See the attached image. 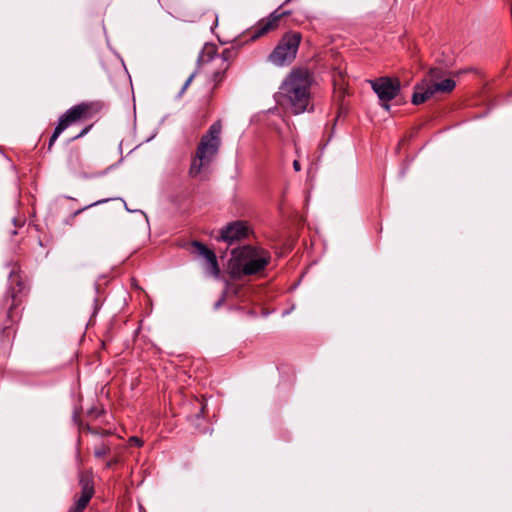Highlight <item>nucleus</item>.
<instances>
[{
	"instance_id": "nucleus-27",
	"label": "nucleus",
	"mask_w": 512,
	"mask_h": 512,
	"mask_svg": "<svg viewBox=\"0 0 512 512\" xmlns=\"http://www.w3.org/2000/svg\"><path fill=\"white\" fill-rule=\"evenodd\" d=\"M225 54H226V51H225V52H223V54H222V59H223V61H226V60H227V57L225 56Z\"/></svg>"
},
{
	"instance_id": "nucleus-9",
	"label": "nucleus",
	"mask_w": 512,
	"mask_h": 512,
	"mask_svg": "<svg viewBox=\"0 0 512 512\" xmlns=\"http://www.w3.org/2000/svg\"><path fill=\"white\" fill-rule=\"evenodd\" d=\"M250 227L247 222L237 220L226 224L220 229L219 235L216 237L218 241L232 244L236 241L243 240L248 237Z\"/></svg>"
},
{
	"instance_id": "nucleus-21",
	"label": "nucleus",
	"mask_w": 512,
	"mask_h": 512,
	"mask_svg": "<svg viewBox=\"0 0 512 512\" xmlns=\"http://www.w3.org/2000/svg\"><path fill=\"white\" fill-rule=\"evenodd\" d=\"M91 126H87L85 128H83L79 134H77L76 136H74L72 139H78V138H81L83 137L84 135H86L89 130H90Z\"/></svg>"
},
{
	"instance_id": "nucleus-19",
	"label": "nucleus",
	"mask_w": 512,
	"mask_h": 512,
	"mask_svg": "<svg viewBox=\"0 0 512 512\" xmlns=\"http://www.w3.org/2000/svg\"><path fill=\"white\" fill-rule=\"evenodd\" d=\"M129 444L132 446L141 447L143 445V441L137 436H132L129 438Z\"/></svg>"
},
{
	"instance_id": "nucleus-23",
	"label": "nucleus",
	"mask_w": 512,
	"mask_h": 512,
	"mask_svg": "<svg viewBox=\"0 0 512 512\" xmlns=\"http://www.w3.org/2000/svg\"><path fill=\"white\" fill-rule=\"evenodd\" d=\"M85 429L87 430V432H89L91 434H94V435L100 434V432L97 429H95L89 425H86Z\"/></svg>"
},
{
	"instance_id": "nucleus-10",
	"label": "nucleus",
	"mask_w": 512,
	"mask_h": 512,
	"mask_svg": "<svg viewBox=\"0 0 512 512\" xmlns=\"http://www.w3.org/2000/svg\"><path fill=\"white\" fill-rule=\"evenodd\" d=\"M443 75L444 72L441 68H430L428 73V82L430 83V87L433 91V94L437 92L450 93L455 88L456 82L451 78H446L444 80L438 81Z\"/></svg>"
},
{
	"instance_id": "nucleus-20",
	"label": "nucleus",
	"mask_w": 512,
	"mask_h": 512,
	"mask_svg": "<svg viewBox=\"0 0 512 512\" xmlns=\"http://www.w3.org/2000/svg\"><path fill=\"white\" fill-rule=\"evenodd\" d=\"M195 74H196L195 72H194V73H192V74L188 77V79L185 81V83H184V85H183V87H182L181 93H183V92L188 88V86L191 84V82L193 81V79H194V77H195Z\"/></svg>"
},
{
	"instance_id": "nucleus-22",
	"label": "nucleus",
	"mask_w": 512,
	"mask_h": 512,
	"mask_svg": "<svg viewBox=\"0 0 512 512\" xmlns=\"http://www.w3.org/2000/svg\"><path fill=\"white\" fill-rule=\"evenodd\" d=\"M117 463H118V459L117 458L111 459V460L106 462L105 468L110 469L111 467H113Z\"/></svg>"
},
{
	"instance_id": "nucleus-6",
	"label": "nucleus",
	"mask_w": 512,
	"mask_h": 512,
	"mask_svg": "<svg viewBox=\"0 0 512 512\" xmlns=\"http://www.w3.org/2000/svg\"><path fill=\"white\" fill-rule=\"evenodd\" d=\"M371 88L377 94L381 107L386 111H390L389 102L396 98L401 90V84L398 78L391 77H379L374 80H370Z\"/></svg>"
},
{
	"instance_id": "nucleus-8",
	"label": "nucleus",
	"mask_w": 512,
	"mask_h": 512,
	"mask_svg": "<svg viewBox=\"0 0 512 512\" xmlns=\"http://www.w3.org/2000/svg\"><path fill=\"white\" fill-rule=\"evenodd\" d=\"M80 495L75 496V500L68 512H84L90 500L94 496V481L90 472H80L79 474Z\"/></svg>"
},
{
	"instance_id": "nucleus-1",
	"label": "nucleus",
	"mask_w": 512,
	"mask_h": 512,
	"mask_svg": "<svg viewBox=\"0 0 512 512\" xmlns=\"http://www.w3.org/2000/svg\"><path fill=\"white\" fill-rule=\"evenodd\" d=\"M313 82V74L306 68L292 69L283 80L279 94L294 114L303 113L308 109Z\"/></svg>"
},
{
	"instance_id": "nucleus-14",
	"label": "nucleus",
	"mask_w": 512,
	"mask_h": 512,
	"mask_svg": "<svg viewBox=\"0 0 512 512\" xmlns=\"http://www.w3.org/2000/svg\"><path fill=\"white\" fill-rule=\"evenodd\" d=\"M206 264H207V267H206L207 271L212 276L218 278L220 275V269H219L217 257L214 256V258L212 257L211 259L207 260Z\"/></svg>"
},
{
	"instance_id": "nucleus-13",
	"label": "nucleus",
	"mask_w": 512,
	"mask_h": 512,
	"mask_svg": "<svg viewBox=\"0 0 512 512\" xmlns=\"http://www.w3.org/2000/svg\"><path fill=\"white\" fill-rule=\"evenodd\" d=\"M192 245L195 249V253L204 258L206 261L216 256L213 250L209 249L207 246L203 245L198 241H194Z\"/></svg>"
},
{
	"instance_id": "nucleus-7",
	"label": "nucleus",
	"mask_w": 512,
	"mask_h": 512,
	"mask_svg": "<svg viewBox=\"0 0 512 512\" xmlns=\"http://www.w3.org/2000/svg\"><path fill=\"white\" fill-rule=\"evenodd\" d=\"M103 105L101 102H82L68 109L58 120V124L64 129L79 120L91 119L100 112Z\"/></svg>"
},
{
	"instance_id": "nucleus-5",
	"label": "nucleus",
	"mask_w": 512,
	"mask_h": 512,
	"mask_svg": "<svg viewBox=\"0 0 512 512\" xmlns=\"http://www.w3.org/2000/svg\"><path fill=\"white\" fill-rule=\"evenodd\" d=\"M300 42V33H286L270 53L269 61L279 67L289 65L296 57Z\"/></svg>"
},
{
	"instance_id": "nucleus-24",
	"label": "nucleus",
	"mask_w": 512,
	"mask_h": 512,
	"mask_svg": "<svg viewBox=\"0 0 512 512\" xmlns=\"http://www.w3.org/2000/svg\"><path fill=\"white\" fill-rule=\"evenodd\" d=\"M293 168L296 172H299L301 170V165H300V162L298 160H294L293 161Z\"/></svg>"
},
{
	"instance_id": "nucleus-26",
	"label": "nucleus",
	"mask_w": 512,
	"mask_h": 512,
	"mask_svg": "<svg viewBox=\"0 0 512 512\" xmlns=\"http://www.w3.org/2000/svg\"><path fill=\"white\" fill-rule=\"evenodd\" d=\"M76 460H77V462H78L79 464H81V457H80L79 450H77Z\"/></svg>"
},
{
	"instance_id": "nucleus-3",
	"label": "nucleus",
	"mask_w": 512,
	"mask_h": 512,
	"mask_svg": "<svg viewBox=\"0 0 512 512\" xmlns=\"http://www.w3.org/2000/svg\"><path fill=\"white\" fill-rule=\"evenodd\" d=\"M270 253L262 248L244 245L232 250L228 268L230 276L240 279L261 273L270 263Z\"/></svg>"
},
{
	"instance_id": "nucleus-2",
	"label": "nucleus",
	"mask_w": 512,
	"mask_h": 512,
	"mask_svg": "<svg viewBox=\"0 0 512 512\" xmlns=\"http://www.w3.org/2000/svg\"><path fill=\"white\" fill-rule=\"evenodd\" d=\"M9 287L1 301L0 333H6L20 318V306L26 295L27 285L20 275L16 264L9 272Z\"/></svg>"
},
{
	"instance_id": "nucleus-18",
	"label": "nucleus",
	"mask_w": 512,
	"mask_h": 512,
	"mask_svg": "<svg viewBox=\"0 0 512 512\" xmlns=\"http://www.w3.org/2000/svg\"><path fill=\"white\" fill-rule=\"evenodd\" d=\"M226 70H227V66L225 68H223L222 70L216 71L213 73L212 80L215 83V86H217L218 84H220L223 81Z\"/></svg>"
},
{
	"instance_id": "nucleus-15",
	"label": "nucleus",
	"mask_w": 512,
	"mask_h": 512,
	"mask_svg": "<svg viewBox=\"0 0 512 512\" xmlns=\"http://www.w3.org/2000/svg\"><path fill=\"white\" fill-rule=\"evenodd\" d=\"M111 451L110 445L106 443H101L99 446H96L94 449V456L97 458H102L108 455Z\"/></svg>"
},
{
	"instance_id": "nucleus-16",
	"label": "nucleus",
	"mask_w": 512,
	"mask_h": 512,
	"mask_svg": "<svg viewBox=\"0 0 512 512\" xmlns=\"http://www.w3.org/2000/svg\"><path fill=\"white\" fill-rule=\"evenodd\" d=\"M65 129L62 127V125H59L57 123L55 129H54V132L52 134V136L50 137V140H49V143H48V149L50 150L54 144V142L57 140V138L60 136V134L64 131Z\"/></svg>"
},
{
	"instance_id": "nucleus-11",
	"label": "nucleus",
	"mask_w": 512,
	"mask_h": 512,
	"mask_svg": "<svg viewBox=\"0 0 512 512\" xmlns=\"http://www.w3.org/2000/svg\"><path fill=\"white\" fill-rule=\"evenodd\" d=\"M289 12H279L278 9L272 12L267 18L262 19L258 22L257 26L251 32L250 39L256 40L266 33L274 30L278 26V22L284 15H288Z\"/></svg>"
},
{
	"instance_id": "nucleus-25",
	"label": "nucleus",
	"mask_w": 512,
	"mask_h": 512,
	"mask_svg": "<svg viewBox=\"0 0 512 512\" xmlns=\"http://www.w3.org/2000/svg\"><path fill=\"white\" fill-rule=\"evenodd\" d=\"M224 298L222 297L221 299H219L216 303H215V308H219L221 305H222V302H223Z\"/></svg>"
},
{
	"instance_id": "nucleus-4",
	"label": "nucleus",
	"mask_w": 512,
	"mask_h": 512,
	"mask_svg": "<svg viewBox=\"0 0 512 512\" xmlns=\"http://www.w3.org/2000/svg\"><path fill=\"white\" fill-rule=\"evenodd\" d=\"M221 131L222 124L220 121H216L202 135L189 168L191 178H203L207 175L208 169L221 146Z\"/></svg>"
},
{
	"instance_id": "nucleus-12",
	"label": "nucleus",
	"mask_w": 512,
	"mask_h": 512,
	"mask_svg": "<svg viewBox=\"0 0 512 512\" xmlns=\"http://www.w3.org/2000/svg\"><path fill=\"white\" fill-rule=\"evenodd\" d=\"M433 91L427 79H423L421 83L415 86V92L412 95V103L420 105L433 96Z\"/></svg>"
},
{
	"instance_id": "nucleus-17",
	"label": "nucleus",
	"mask_w": 512,
	"mask_h": 512,
	"mask_svg": "<svg viewBox=\"0 0 512 512\" xmlns=\"http://www.w3.org/2000/svg\"><path fill=\"white\" fill-rule=\"evenodd\" d=\"M110 200H112V199L111 198H107V199H101V200L95 201V202H93V203H91V204H89V205H87V206H85L83 208H80V209L76 210L74 212V216H77V215L81 214L82 212H84L85 210H87V209H89L91 207H94V206L106 203V202H108Z\"/></svg>"
}]
</instances>
